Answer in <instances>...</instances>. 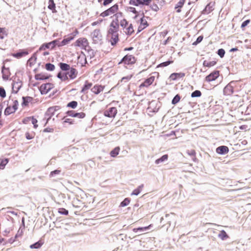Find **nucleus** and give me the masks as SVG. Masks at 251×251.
Listing matches in <instances>:
<instances>
[{
    "label": "nucleus",
    "mask_w": 251,
    "mask_h": 251,
    "mask_svg": "<svg viewBox=\"0 0 251 251\" xmlns=\"http://www.w3.org/2000/svg\"><path fill=\"white\" fill-rule=\"evenodd\" d=\"M151 0H143L141 3L142 5H149Z\"/></svg>",
    "instance_id": "obj_58"
},
{
    "label": "nucleus",
    "mask_w": 251,
    "mask_h": 251,
    "mask_svg": "<svg viewBox=\"0 0 251 251\" xmlns=\"http://www.w3.org/2000/svg\"><path fill=\"white\" fill-rule=\"evenodd\" d=\"M58 212L62 214V215H67L68 214V210H67V209H65V208H60L58 210Z\"/></svg>",
    "instance_id": "obj_48"
},
{
    "label": "nucleus",
    "mask_w": 251,
    "mask_h": 251,
    "mask_svg": "<svg viewBox=\"0 0 251 251\" xmlns=\"http://www.w3.org/2000/svg\"><path fill=\"white\" fill-rule=\"evenodd\" d=\"M143 187H144L143 184H141L140 186H139L138 187V188H137L136 189H134L133 191V192L131 194V196H132V195L138 196L140 193L141 191L142 190Z\"/></svg>",
    "instance_id": "obj_25"
},
{
    "label": "nucleus",
    "mask_w": 251,
    "mask_h": 251,
    "mask_svg": "<svg viewBox=\"0 0 251 251\" xmlns=\"http://www.w3.org/2000/svg\"><path fill=\"white\" fill-rule=\"evenodd\" d=\"M217 53L220 57L222 58L225 55V51L224 49H220L218 50Z\"/></svg>",
    "instance_id": "obj_47"
},
{
    "label": "nucleus",
    "mask_w": 251,
    "mask_h": 251,
    "mask_svg": "<svg viewBox=\"0 0 251 251\" xmlns=\"http://www.w3.org/2000/svg\"><path fill=\"white\" fill-rule=\"evenodd\" d=\"M0 97L4 98L6 97V92L3 87H0Z\"/></svg>",
    "instance_id": "obj_50"
},
{
    "label": "nucleus",
    "mask_w": 251,
    "mask_h": 251,
    "mask_svg": "<svg viewBox=\"0 0 251 251\" xmlns=\"http://www.w3.org/2000/svg\"><path fill=\"white\" fill-rule=\"evenodd\" d=\"M61 172L60 170H56L53 171H51L50 173V177H54L55 175H59Z\"/></svg>",
    "instance_id": "obj_49"
},
{
    "label": "nucleus",
    "mask_w": 251,
    "mask_h": 251,
    "mask_svg": "<svg viewBox=\"0 0 251 251\" xmlns=\"http://www.w3.org/2000/svg\"><path fill=\"white\" fill-rule=\"evenodd\" d=\"M127 31L126 32L127 35H131L134 32V29L132 24H130L129 26L126 28Z\"/></svg>",
    "instance_id": "obj_42"
},
{
    "label": "nucleus",
    "mask_w": 251,
    "mask_h": 251,
    "mask_svg": "<svg viewBox=\"0 0 251 251\" xmlns=\"http://www.w3.org/2000/svg\"><path fill=\"white\" fill-rule=\"evenodd\" d=\"M67 74L69 75L71 79H73L76 77L77 72L75 69L71 68Z\"/></svg>",
    "instance_id": "obj_19"
},
{
    "label": "nucleus",
    "mask_w": 251,
    "mask_h": 251,
    "mask_svg": "<svg viewBox=\"0 0 251 251\" xmlns=\"http://www.w3.org/2000/svg\"><path fill=\"white\" fill-rule=\"evenodd\" d=\"M1 73L2 74V78L4 80H7L9 76V68H5L3 65L2 67Z\"/></svg>",
    "instance_id": "obj_15"
},
{
    "label": "nucleus",
    "mask_w": 251,
    "mask_h": 251,
    "mask_svg": "<svg viewBox=\"0 0 251 251\" xmlns=\"http://www.w3.org/2000/svg\"><path fill=\"white\" fill-rule=\"evenodd\" d=\"M8 158L0 159V169L3 170L8 162Z\"/></svg>",
    "instance_id": "obj_27"
},
{
    "label": "nucleus",
    "mask_w": 251,
    "mask_h": 251,
    "mask_svg": "<svg viewBox=\"0 0 251 251\" xmlns=\"http://www.w3.org/2000/svg\"><path fill=\"white\" fill-rule=\"evenodd\" d=\"M53 88V84L51 83H46L42 84L40 87V91L41 94H47Z\"/></svg>",
    "instance_id": "obj_7"
},
{
    "label": "nucleus",
    "mask_w": 251,
    "mask_h": 251,
    "mask_svg": "<svg viewBox=\"0 0 251 251\" xmlns=\"http://www.w3.org/2000/svg\"><path fill=\"white\" fill-rule=\"evenodd\" d=\"M88 46V42L85 38H80L75 42V46L78 47L82 49H85Z\"/></svg>",
    "instance_id": "obj_5"
},
{
    "label": "nucleus",
    "mask_w": 251,
    "mask_h": 251,
    "mask_svg": "<svg viewBox=\"0 0 251 251\" xmlns=\"http://www.w3.org/2000/svg\"><path fill=\"white\" fill-rule=\"evenodd\" d=\"M216 64V62L215 61H212L208 62L206 60H204L203 62V65L204 67H212V66H214Z\"/></svg>",
    "instance_id": "obj_32"
},
{
    "label": "nucleus",
    "mask_w": 251,
    "mask_h": 251,
    "mask_svg": "<svg viewBox=\"0 0 251 251\" xmlns=\"http://www.w3.org/2000/svg\"><path fill=\"white\" fill-rule=\"evenodd\" d=\"M150 7L152 10L155 12H157L159 10V7L158 5L155 3H153L151 5Z\"/></svg>",
    "instance_id": "obj_54"
},
{
    "label": "nucleus",
    "mask_w": 251,
    "mask_h": 251,
    "mask_svg": "<svg viewBox=\"0 0 251 251\" xmlns=\"http://www.w3.org/2000/svg\"><path fill=\"white\" fill-rule=\"evenodd\" d=\"M12 101H13V105H12V106L15 108L16 109V110L18 108V106L19 105V102H18V101L17 100H12Z\"/></svg>",
    "instance_id": "obj_55"
},
{
    "label": "nucleus",
    "mask_w": 251,
    "mask_h": 251,
    "mask_svg": "<svg viewBox=\"0 0 251 251\" xmlns=\"http://www.w3.org/2000/svg\"><path fill=\"white\" fill-rule=\"evenodd\" d=\"M173 62V61H167L164 62H162L160 63L158 67H166L170 65V64L172 63Z\"/></svg>",
    "instance_id": "obj_46"
},
{
    "label": "nucleus",
    "mask_w": 251,
    "mask_h": 251,
    "mask_svg": "<svg viewBox=\"0 0 251 251\" xmlns=\"http://www.w3.org/2000/svg\"><path fill=\"white\" fill-rule=\"evenodd\" d=\"M46 69L48 71H52L55 69V66L53 64L48 63L46 64Z\"/></svg>",
    "instance_id": "obj_40"
},
{
    "label": "nucleus",
    "mask_w": 251,
    "mask_h": 251,
    "mask_svg": "<svg viewBox=\"0 0 251 251\" xmlns=\"http://www.w3.org/2000/svg\"><path fill=\"white\" fill-rule=\"evenodd\" d=\"M88 53L89 54L90 58H92L93 57H94V53L93 50H89Z\"/></svg>",
    "instance_id": "obj_62"
},
{
    "label": "nucleus",
    "mask_w": 251,
    "mask_h": 251,
    "mask_svg": "<svg viewBox=\"0 0 251 251\" xmlns=\"http://www.w3.org/2000/svg\"><path fill=\"white\" fill-rule=\"evenodd\" d=\"M218 237L222 240H224L225 239L228 238V236L224 230H222L220 231V233L218 234Z\"/></svg>",
    "instance_id": "obj_30"
},
{
    "label": "nucleus",
    "mask_w": 251,
    "mask_h": 251,
    "mask_svg": "<svg viewBox=\"0 0 251 251\" xmlns=\"http://www.w3.org/2000/svg\"><path fill=\"white\" fill-rule=\"evenodd\" d=\"M203 39V36H199L196 41H195L193 43V45H197L198 44L200 43V42H201V41Z\"/></svg>",
    "instance_id": "obj_53"
},
{
    "label": "nucleus",
    "mask_w": 251,
    "mask_h": 251,
    "mask_svg": "<svg viewBox=\"0 0 251 251\" xmlns=\"http://www.w3.org/2000/svg\"><path fill=\"white\" fill-rule=\"evenodd\" d=\"M74 39V36H70L64 39L60 43H58V47H62L68 44L71 41Z\"/></svg>",
    "instance_id": "obj_17"
},
{
    "label": "nucleus",
    "mask_w": 251,
    "mask_h": 251,
    "mask_svg": "<svg viewBox=\"0 0 251 251\" xmlns=\"http://www.w3.org/2000/svg\"><path fill=\"white\" fill-rule=\"evenodd\" d=\"M119 147L115 148L114 149L111 151L110 153V155L113 157L116 156L119 154Z\"/></svg>",
    "instance_id": "obj_35"
},
{
    "label": "nucleus",
    "mask_w": 251,
    "mask_h": 251,
    "mask_svg": "<svg viewBox=\"0 0 251 251\" xmlns=\"http://www.w3.org/2000/svg\"><path fill=\"white\" fill-rule=\"evenodd\" d=\"M42 245V243L38 241L36 242L35 243L32 244L30 246V249H39L40 248Z\"/></svg>",
    "instance_id": "obj_38"
},
{
    "label": "nucleus",
    "mask_w": 251,
    "mask_h": 251,
    "mask_svg": "<svg viewBox=\"0 0 251 251\" xmlns=\"http://www.w3.org/2000/svg\"><path fill=\"white\" fill-rule=\"evenodd\" d=\"M23 102L22 103V106H25L27 105L28 103L30 102L33 98L31 97H23Z\"/></svg>",
    "instance_id": "obj_23"
},
{
    "label": "nucleus",
    "mask_w": 251,
    "mask_h": 251,
    "mask_svg": "<svg viewBox=\"0 0 251 251\" xmlns=\"http://www.w3.org/2000/svg\"><path fill=\"white\" fill-rule=\"evenodd\" d=\"M60 109V107L55 106L48 108L45 113V117L47 119V122L51 119V117L55 114V112Z\"/></svg>",
    "instance_id": "obj_2"
},
{
    "label": "nucleus",
    "mask_w": 251,
    "mask_h": 251,
    "mask_svg": "<svg viewBox=\"0 0 251 251\" xmlns=\"http://www.w3.org/2000/svg\"><path fill=\"white\" fill-rule=\"evenodd\" d=\"M37 120L35 118H34L33 117L31 118L32 124L33 125L34 127L35 128L38 127V125H37Z\"/></svg>",
    "instance_id": "obj_56"
},
{
    "label": "nucleus",
    "mask_w": 251,
    "mask_h": 251,
    "mask_svg": "<svg viewBox=\"0 0 251 251\" xmlns=\"http://www.w3.org/2000/svg\"><path fill=\"white\" fill-rule=\"evenodd\" d=\"M250 22V20H247L246 21H245L244 22H243L242 24H241V28H244L245 27H246L248 24H249Z\"/></svg>",
    "instance_id": "obj_57"
},
{
    "label": "nucleus",
    "mask_w": 251,
    "mask_h": 251,
    "mask_svg": "<svg viewBox=\"0 0 251 251\" xmlns=\"http://www.w3.org/2000/svg\"><path fill=\"white\" fill-rule=\"evenodd\" d=\"M28 54V52L25 50H23L16 53H13L12 56L14 57L20 58L22 56L26 55Z\"/></svg>",
    "instance_id": "obj_20"
},
{
    "label": "nucleus",
    "mask_w": 251,
    "mask_h": 251,
    "mask_svg": "<svg viewBox=\"0 0 251 251\" xmlns=\"http://www.w3.org/2000/svg\"><path fill=\"white\" fill-rule=\"evenodd\" d=\"M73 206L78 209H81L85 206L84 203L78 199H74L72 201Z\"/></svg>",
    "instance_id": "obj_13"
},
{
    "label": "nucleus",
    "mask_w": 251,
    "mask_h": 251,
    "mask_svg": "<svg viewBox=\"0 0 251 251\" xmlns=\"http://www.w3.org/2000/svg\"><path fill=\"white\" fill-rule=\"evenodd\" d=\"M92 85V83L89 82L88 81H86L83 87L81 90V93H84L85 91L90 89Z\"/></svg>",
    "instance_id": "obj_28"
},
{
    "label": "nucleus",
    "mask_w": 251,
    "mask_h": 251,
    "mask_svg": "<svg viewBox=\"0 0 251 251\" xmlns=\"http://www.w3.org/2000/svg\"><path fill=\"white\" fill-rule=\"evenodd\" d=\"M22 233H23V230L22 229L21 230L20 228L19 229V230L18 231L17 233L15 235V238H16L17 237L21 236L22 234Z\"/></svg>",
    "instance_id": "obj_63"
},
{
    "label": "nucleus",
    "mask_w": 251,
    "mask_h": 251,
    "mask_svg": "<svg viewBox=\"0 0 251 251\" xmlns=\"http://www.w3.org/2000/svg\"><path fill=\"white\" fill-rule=\"evenodd\" d=\"M152 226V225H150L149 226H145V227H139L138 228H134L133 229V231L135 233H141L146 231L147 230L149 229L150 227Z\"/></svg>",
    "instance_id": "obj_18"
},
{
    "label": "nucleus",
    "mask_w": 251,
    "mask_h": 251,
    "mask_svg": "<svg viewBox=\"0 0 251 251\" xmlns=\"http://www.w3.org/2000/svg\"><path fill=\"white\" fill-rule=\"evenodd\" d=\"M119 25L114 23H111L110 25V28L108 31V34L118 33L119 30Z\"/></svg>",
    "instance_id": "obj_11"
},
{
    "label": "nucleus",
    "mask_w": 251,
    "mask_h": 251,
    "mask_svg": "<svg viewBox=\"0 0 251 251\" xmlns=\"http://www.w3.org/2000/svg\"><path fill=\"white\" fill-rule=\"evenodd\" d=\"M219 75V72L215 71L206 76L205 80L207 82H210L216 79Z\"/></svg>",
    "instance_id": "obj_10"
},
{
    "label": "nucleus",
    "mask_w": 251,
    "mask_h": 251,
    "mask_svg": "<svg viewBox=\"0 0 251 251\" xmlns=\"http://www.w3.org/2000/svg\"><path fill=\"white\" fill-rule=\"evenodd\" d=\"M57 77L61 79L62 80L65 81L68 79V76L67 74H65L64 75H62L61 72H59L57 75Z\"/></svg>",
    "instance_id": "obj_39"
},
{
    "label": "nucleus",
    "mask_w": 251,
    "mask_h": 251,
    "mask_svg": "<svg viewBox=\"0 0 251 251\" xmlns=\"http://www.w3.org/2000/svg\"><path fill=\"white\" fill-rule=\"evenodd\" d=\"M228 151V148L225 146H221L216 149L217 153L221 155L227 153Z\"/></svg>",
    "instance_id": "obj_14"
},
{
    "label": "nucleus",
    "mask_w": 251,
    "mask_h": 251,
    "mask_svg": "<svg viewBox=\"0 0 251 251\" xmlns=\"http://www.w3.org/2000/svg\"><path fill=\"white\" fill-rule=\"evenodd\" d=\"M48 8L52 11L55 10V4L54 3L53 0H49Z\"/></svg>",
    "instance_id": "obj_36"
},
{
    "label": "nucleus",
    "mask_w": 251,
    "mask_h": 251,
    "mask_svg": "<svg viewBox=\"0 0 251 251\" xmlns=\"http://www.w3.org/2000/svg\"><path fill=\"white\" fill-rule=\"evenodd\" d=\"M128 10L130 12H131L133 13H134V14H136L137 13V11H136V9L134 7H129L128 8Z\"/></svg>",
    "instance_id": "obj_59"
},
{
    "label": "nucleus",
    "mask_w": 251,
    "mask_h": 251,
    "mask_svg": "<svg viewBox=\"0 0 251 251\" xmlns=\"http://www.w3.org/2000/svg\"><path fill=\"white\" fill-rule=\"evenodd\" d=\"M185 76V74L183 73H173L170 76V78L173 80H176L177 78H181Z\"/></svg>",
    "instance_id": "obj_22"
},
{
    "label": "nucleus",
    "mask_w": 251,
    "mask_h": 251,
    "mask_svg": "<svg viewBox=\"0 0 251 251\" xmlns=\"http://www.w3.org/2000/svg\"><path fill=\"white\" fill-rule=\"evenodd\" d=\"M118 9V5L117 4H114L112 6H111L110 8H108L106 10L104 11V12H102L100 16L102 17H105L108 16H109L112 14H114L115 12H116Z\"/></svg>",
    "instance_id": "obj_3"
},
{
    "label": "nucleus",
    "mask_w": 251,
    "mask_h": 251,
    "mask_svg": "<svg viewBox=\"0 0 251 251\" xmlns=\"http://www.w3.org/2000/svg\"><path fill=\"white\" fill-rule=\"evenodd\" d=\"M154 80V77H153V76H151V77L146 79L145 80V81H144L145 83V84L146 85V87H148L149 86L151 85L153 83Z\"/></svg>",
    "instance_id": "obj_34"
},
{
    "label": "nucleus",
    "mask_w": 251,
    "mask_h": 251,
    "mask_svg": "<svg viewBox=\"0 0 251 251\" xmlns=\"http://www.w3.org/2000/svg\"><path fill=\"white\" fill-rule=\"evenodd\" d=\"M144 13L142 14V17L140 19V25L143 26V27H141V30H143L144 28H145L148 25V23L146 20L144 19Z\"/></svg>",
    "instance_id": "obj_29"
},
{
    "label": "nucleus",
    "mask_w": 251,
    "mask_h": 251,
    "mask_svg": "<svg viewBox=\"0 0 251 251\" xmlns=\"http://www.w3.org/2000/svg\"><path fill=\"white\" fill-rule=\"evenodd\" d=\"M35 77L36 80H44L49 78V77L45 76L41 74L36 75Z\"/></svg>",
    "instance_id": "obj_44"
},
{
    "label": "nucleus",
    "mask_w": 251,
    "mask_h": 251,
    "mask_svg": "<svg viewBox=\"0 0 251 251\" xmlns=\"http://www.w3.org/2000/svg\"><path fill=\"white\" fill-rule=\"evenodd\" d=\"M122 62L127 65L133 64L135 62V59L134 56L132 55H126L122 58L119 64Z\"/></svg>",
    "instance_id": "obj_6"
},
{
    "label": "nucleus",
    "mask_w": 251,
    "mask_h": 251,
    "mask_svg": "<svg viewBox=\"0 0 251 251\" xmlns=\"http://www.w3.org/2000/svg\"><path fill=\"white\" fill-rule=\"evenodd\" d=\"M201 95V93L200 90H195L191 93L192 98L200 97Z\"/></svg>",
    "instance_id": "obj_37"
},
{
    "label": "nucleus",
    "mask_w": 251,
    "mask_h": 251,
    "mask_svg": "<svg viewBox=\"0 0 251 251\" xmlns=\"http://www.w3.org/2000/svg\"><path fill=\"white\" fill-rule=\"evenodd\" d=\"M16 111L12 106H8L4 111V114L6 115H9L11 114L14 113Z\"/></svg>",
    "instance_id": "obj_24"
},
{
    "label": "nucleus",
    "mask_w": 251,
    "mask_h": 251,
    "mask_svg": "<svg viewBox=\"0 0 251 251\" xmlns=\"http://www.w3.org/2000/svg\"><path fill=\"white\" fill-rule=\"evenodd\" d=\"M91 37L94 43L101 44L102 40V36L100 29H97L94 30L91 33Z\"/></svg>",
    "instance_id": "obj_1"
},
{
    "label": "nucleus",
    "mask_w": 251,
    "mask_h": 251,
    "mask_svg": "<svg viewBox=\"0 0 251 251\" xmlns=\"http://www.w3.org/2000/svg\"><path fill=\"white\" fill-rule=\"evenodd\" d=\"M77 105V102L76 101H72L69 102L67 104V107H71L73 109H75Z\"/></svg>",
    "instance_id": "obj_43"
},
{
    "label": "nucleus",
    "mask_w": 251,
    "mask_h": 251,
    "mask_svg": "<svg viewBox=\"0 0 251 251\" xmlns=\"http://www.w3.org/2000/svg\"><path fill=\"white\" fill-rule=\"evenodd\" d=\"M129 4L135 6H139L141 5V2H139L138 0H130Z\"/></svg>",
    "instance_id": "obj_51"
},
{
    "label": "nucleus",
    "mask_w": 251,
    "mask_h": 251,
    "mask_svg": "<svg viewBox=\"0 0 251 251\" xmlns=\"http://www.w3.org/2000/svg\"><path fill=\"white\" fill-rule=\"evenodd\" d=\"M187 153L190 156H195L196 152L194 150H191L190 151H188Z\"/></svg>",
    "instance_id": "obj_64"
},
{
    "label": "nucleus",
    "mask_w": 251,
    "mask_h": 251,
    "mask_svg": "<svg viewBox=\"0 0 251 251\" xmlns=\"http://www.w3.org/2000/svg\"><path fill=\"white\" fill-rule=\"evenodd\" d=\"M102 21H103L102 19L99 20H98L97 21H96V22H94L92 23L91 25H92V26H95V25H96L101 23Z\"/></svg>",
    "instance_id": "obj_60"
},
{
    "label": "nucleus",
    "mask_w": 251,
    "mask_h": 251,
    "mask_svg": "<svg viewBox=\"0 0 251 251\" xmlns=\"http://www.w3.org/2000/svg\"><path fill=\"white\" fill-rule=\"evenodd\" d=\"M22 86V81L19 78H15L12 83V92L17 94Z\"/></svg>",
    "instance_id": "obj_4"
},
{
    "label": "nucleus",
    "mask_w": 251,
    "mask_h": 251,
    "mask_svg": "<svg viewBox=\"0 0 251 251\" xmlns=\"http://www.w3.org/2000/svg\"><path fill=\"white\" fill-rule=\"evenodd\" d=\"M58 43V40H54L50 42L43 44L39 49V50L41 51L44 50L46 49H49L51 46V49H53L56 45L57 46Z\"/></svg>",
    "instance_id": "obj_8"
},
{
    "label": "nucleus",
    "mask_w": 251,
    "mask_h": 251,
    "mask_svg": "<svg viewBox=\"0 0 251 251\" xmlns=\"http://www.w3.org/2000/svg\"><path fill=\"white\" fill-rule=\"evenodd\" d=\"M131 77H132L131 75H128V76L123 77L122 79V81H124V80L128 81L131 79Z\"/></svg>",
    "instance_id": "obj_61"
},
{
    "label": "nucleus",
    "mask_w": 251,
    "mask_h": 251,
    "mask_svg": "<svg viewBox=\"0 0 251 251\" xmlns=\"http://www.w3.org/2000/svg\"><path fill=\"white\" fill-rule=\"evenodd\" d=\"M103 90V87L101 85H95L92 89L91 91L95 94H99Z\"/></svg>",
    "instance_id": "obj_21"
},
{
    "label": "nucleus",
    "mask_w": 251,
    "mask_h": 251,
    "mask_svg": "<svg viewBox=\"0 0 251 251\" xmlns=\"http://www.w3.org/2000/svg\"><path fill=\"white\" fill-rule=\"evenodd\" d=\"M180 96L178 95H176L172 100L173 104H176L180 100Z\"/></svg>",
    "instance_id": "obj_45"
},
{
    "label": "nucleus",
    "mask_w": 251,
    "mask_h": 251,
    "mask_svg": "<svg viewBox=\"0 0 251 251\" xmlns=\"http://www.w3.org/2000/svg\"><path fill=\"white\" fill-rule=\"evenodd\" d=\"M128 22L126 19H123L120 22V25L123 28H125Z\"/></svg>",
    "instance_id": "obj_52"
},
{
    "label": "nucleus",
    "mask_w": 251,
    "mask_h": 251,
    "mask_svg": "<svg viewBox=\"0 0 251 251\" xmlns=\"http://www.w3.org/2000/svg\"><path fill=\"white\" fill-rule=\"evenodd\" d=\"M117 110L116 107L110 108L104 112V115L109 118H114L116 116Z\"/></svg>",
    "instance_id": "obj_9"
},
{
    "label": "nucleus",
    "mask_w": 251,
    "mask_h": 251,
    "mask_svg": "<svg viewBox=\"0 0 251 251\" xmlns=\"http://www.w3.org/2000/svg\"><path fill=\"white\" fill-rule=\"evenodd\" d=\"M130 202V200L128 198H126L123 201L121 202L120 206L122 207H125L129 204Z\"/></svg>",
    "instance_id": "obj_41"
},
{
    "label": "nucleus",
    "mask_w": 251,
    "mask_h": 251,
    "mask_svg": "<svg viewBox=\"0 0 251 251\" xmlns=\"http://www.w3.org/2000/svg\"><path fill=\"white\" fill-rule=\"evenodd\" d=\"M59 66L62 71H69L70 69V65L65 63H60Z\"/></svg>",
    "instance_id": "obj_31"
},
{
    "label": "nucleus",
    "mask_w": 251,
    "mask_h": 251,
    "mask_svg": "<svg viewBox=\"0 0 251 251\" xmlns=\"http://www.w3.org/2000/svg\"><path fill=\"white\" fill-rule=\"evenodd\" d=\"M185 0H180L179 1L175 6V8L177 9L176 10V12L177 13H179L181 12L180 8H181L183 6V5L185 2Z\"/></svg>",
    "instance_id": "obj_26"
},
{
    "label": "nucleus",
    "mask_w": 251,
    "mask_h": 251,
    "mask_svg": "<svg viewBox=\"0 0 251 251\" xmlns=\"http://www.w3.org/2000/svg\"><path fill=\"white\" fill-rule=\"evenodd\" d=\"M68 114L70 117H76L79 119H82L85 116V114L83 112L78 113L73 110L68 111Z\"/></svg>",
    "instance_id": "obj_12"
},
{
    "label": "nucleus",
    "mask_w": 251,
    "mask_h": 251,
    "mask_svg": "<svg viewBox=\"0 0 251 251\" xmlns=\"http://www.w3.org/2000/svg\"><path fill=\"white\" fill-rule=\"evenodd\" d=\"M168 156L167 154H164L163 156H162L160 158L156 159L155 161V163L156 164H158L168 159Z\"/></svg>",
    "instance_id": "obj_33"
},
{
    "label": "nucleus",
    "mask_w": 251,
    "mask_h": 251,
    "mask_svg": "<svg viewBox=\"0 0 251 251\" xmlns=\"http://www.w3.org/2000/svg\"><path fill=\"white\" fill-rule=\"evenodd\" d=\"M110 37V42L112 46H114L119 41L118 33L108 34Z\"/></svg>",
    "instance_id": "obj_16"
}]
</instances>
